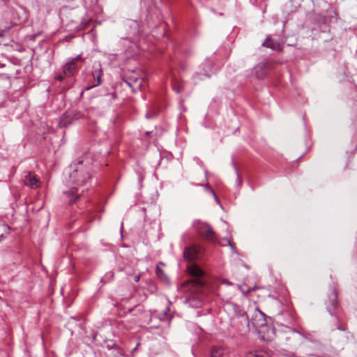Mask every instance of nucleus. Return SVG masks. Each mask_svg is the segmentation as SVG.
I'll return each instance as SVG.
<instances>
[{
  "label": "nucleus",
  "mask_w": 357,
  "mask_h": 357,
  "mask_svg": "<svg viewBox=\"0 0 357 357\" xmlns=\"http://www.w3.org/2000/svg\"><path fill=\"white\" fill-rule=\"evenodd\" d=\"M222 284H227V285H232V284H233V283H232V282H229V280H223L222 281Z\"/></svg>",
  "instance_id": "obj_26"
},
{
  "label": "nucleus",
  "mask_w": 357,
  "mask_h": 357,
  "mask_svg": "<svg viewBox=\"0 0 357 357\" xmlns=\"http://www.w3.org/2000/svg\"><path fill=\"white\" fill-rule=\"evenodd\" d=\"M139 275H138V276H135V282L139 281Z\"/></svg>",
  "instance_id": "obj_31"
},
{
  "label": "nucleus",
  "mask_w": 357,
  "mask_h": 357,
  "mask_svg": "<svg viewBox=\"0 0 357 357\" xmlns=\"http://www.w3.org/2000/svg\"><path fill=\"white\" fill-rule=\"evenodd\" d=\"M237 321L240 324L238 328L240 331L245 332L249 331L251 320H249V317L245 312H241V319H237Z\"/></svg>",
  "instance_id": "obj_10"
},
{
  "label": "nucleus",
  "mask_w": 357,
  "mask_h": 357,
  "mask_svg": "<svg viewBox=\"0 0 357 357\" xmlns=\"http://www.w3.org/2000/svg\"><path fill=\"white\" fill-rule=\"evenodd\" d=\"M90 21H91L90 19L83 20L82 21V22L80 23V24H79L78 26H75V29H76L77 31H79L81 30H83V29H84L89 25V24L90 23Z\"/></svg>",
  "instance_id": "obj_18"
},
{
  "label": "nucleus",
  "mask_w": 357,
  "mask_h": 357,
  "mask_svg": "<svg viewBox=\"0 0 357 357\" xmlns=\"http://www.w3.org/2000/svg\"><path fill=\"white\" fill-rule=\"evenodd\" d=\"M203 186L206 190L208 191L210 193L213 195V196H215V192L214 190L209 185L208 183H206L204 185H201Z\"/></svg>",
  "instance_id": "obj_19"
},
{
  "label": "nucleus",
  "mask_w": 357,
  "mask_h": 357,
  "mask_svg": "<svg viewBox=\"0 0 357 357\" xmlns=\"http://www.w3.org/2000/svg\"><path fill=\"white\" fill-rule=\"evenodd\" d=\"M255 76L259 79H264L267 75V71L264 66L258 65L255 68Z\"/></svg>",
  "instance_id": "obj_14"
},
{
  "label": "nucleus",
  "mask_w": 357,
  "mask_h": 357,
  "mask_svg": "<svg viewBox=\"0 0 357 357\" xmlns=\"http://www.w3.org/2000/svg\"><path fill=\"white\" fill-rule=\"evenodd\" d=\"M262 45L275 51H280L282 50L280 43L273 40L269 36L266 38V40L262 43Z\"/></svg>",
  "instance_id": "obj_12"
},
{
  "label": "nucleus",
  "mask_w": 357,
  "mask_h": 357,
  "mask_svg": "<svg viewBox=\"0 0 357 357\" xmlns=\"http://www.w3.org/2000/svg\"><path fill=\"white\" fill-rule=\"evenodd\" d=\"M55 78L59 80V81H61L63 79V76L62 75H57Z\"/></svg>",
  "instance_id": "obj_28"
},
{
  "label": "nucleus",
  "mask_w": 357,
  "mask_h": 357,
  "mask_svg": "<svg viewBox=\"0 0 357 357\" xmlns=\"http://www.w3.org/2000/svg\"><path fill=\"white\" fill-rule=\"evenodd\" d=\"M337 329L340 331H345V328L342 326H339L337 327Z\"/></svg>",
  "instance_id": "obj_29"
},
{
  "label": "nucleus",
  "mask_w": 357,
  "mask_h": 357,
  "mask_svg": "<svg viewBox=\"0 0 357 357\" xmlns=\"http://www.w3.org/2000/svg\"><path fill=\"white\" fill-rule=\"evenodd\" d=\"M10 227L6 224L0 223V241H3L9 234Z\"/></svg>",
  "instance_id": "obj_17"
},
{
  "label": "nucleus",
  "mask_w": 357,
  "mask_h": 357,
  "mask_svg": "<svg viewBox=\"0 0 357 357\" xmlns=\"http://www.w3.org/2000/svg\"><path fill=\"white\" fill-rule=\"evenodd\" d=\"M238 288L239 289V290L243 294H248L250 291L249 290H247V289H245L244 288H243L242 286H240V285H238L237 286Z\"/></svg>",
  "instance_id": "obj_24"
},
{
  "label": "nucleus",
  "mask_w": 357,
  "mask_h": 357,
  "mask_svg": "<svg viewBox=\"0 0 357 357\" xmlns=\"http://www.w3.org/2000/svg\"><path fill=\"white\" fill-rule=\"evenodd\" d=\"M155 274L158 278H162L165 276L164 271L158 266L155 268Z\"/></svg>",
  "instance_id": "obj_20"
},
{
  "label": "nucleus",
  "mask_w": 357,
  "mask_h": 357,
  "mask_svg": "<svg viewBox=\"0 0 357 357\" xmlns=\"http://www.w3.org/2000/svg\"><path fill=\"white\" fill-rule=\"evenodd\" d=\"M65 194L68 197V204H73L81 195L77 193V190L75 187H73L70 190L65 192Z\"/></svg>",
  "instance_id": "obj_13"
},
{
  "label": "nucleus",
  "mask_w": 357,
  "mask_h": 357,
  "mask_svg": "<svg viewBox=\"0 0 357 357\" xmlns=\"http://www.w3.org/2000/svg\"><path fill=\"white\" fill-rule=\"evenodd\" d=\"M73 119L68 115L67 114H64L60 118L59 125L61 128L67 127L72 122Z\"/></svg>",
  "instance_id": "obj_15"
},
{
  "label": "nucleus",
  "mask_w": 357,
  "mask_h": 357,
  "mask_svg": "<svg viewBox=\"0 0 357 357\" xmlns=\"http://www.w3.org/2000/svg\"><path fill=\"white\" fill-rule=\"evenodd\" d=\"M327 310L329 313L333 315V311L337 308V292L335 289H333L328 296V300L326 302Z\"/></svg>",
  "instance_id": "obj_6"
},
{
  "label": "nucleus",
  "mask_w": 357,
  "mask_h": 357,
  "mask_svg": "<svg viewBox=\"0 0 357 357\" xmlns=\"http://www.w3.org/2000/svg\"><path fill=\"white\" fill-rule=\"evenodd\" d=\"M126 84L132 89V91L135 92V86L139 88L140 90L143 87V83L145 82L144 78H139L135 76H130L127 79H124Z\"/></svg>",
  "instance_id": "obj_8"
},
{
  "label": "nucleus",
  "mask_w": 357,
  "mask_h": 357,
  "mask_svg": "<svg viewBox=\"0 0 357 357\" xmlns=\"http://www.w3.org/2000/svg\"><path fill=\"white\" fill-rule=\"evenodd\" d=\"M236 174H237V179L238 180V183H241V181L239 178V175H238V172H236Z\"/></svg>",
  "instance_id": "obj_32"
},
{
  "label": "nucleus",
  "mask_w": 357,
  "mask_h": 357,
  "mask_svg": "<svg viewBox=\"0 0 357 357\" xmlns=\"http://www.w3.org/2000/svg\"><path fill=\"white\" fill-rule=\"evenodd\" d=\"M228 243H229V246L231 247L232 251L234 252V250H235L234 244L233 243H231L229 240H228Z\"/></svg>",
  "instance_id": "obj_27"
},
{
  "label": "nucleus",
  "mask_w": 357,
  "mask_h": 357,
  "mask_svg": "<svg viewBox=\"0 0 357 357\" xmlns=\"http://www.w3.org/2000/svg\"><path fill=\"white\" fill-rule=\"evenodd\" d=\"M245 312L243 309H241L240 307H237L235 308V313L236 316V319H241V312Z\"/></svg>",
  "instance_id": "obj_21"
},
{
  "label": "nucleus",
  "mask_w": 357,
  "mask_h": 357,
  "mask_svg": "<svg viewBox=\"0 0 357 357\" xmlns=\"http://www.w3.org/2000/svg\"><path fill=\"white\" fill-rule=\"evenodd\" d=\"M78 66L75 63V60L68 61L63 66V73L66 76L70 77L78 71Z\"/></svg>",
  "instance_id": "obj_9"
},
{
  "label": "nucleus",
  "mask_w": 357,
  "mask_h": 357,
  "mask_svg": "<svg viewBox=\"0 0 357 357\" xmlns=\"http://www.w3.org/2000/svg\"><path fill=\"white\" fill-rule=\"evenodd\" d=\"M193 225L196 231L204 238L212 242L215 241V234L209 225L196 220Z\"/></svg>",
  "instance_id": "obj_4"
},
{
  "label": "nucleus",
  "mask_w": 357,
  "mask_h": 357,
  "mask_svg": "<svg viewBox=\"0 0 357 357\" xmlns=\"http://www.w3.org/2000/svg\"><path fill=\"white\" fill-rule=\"evenodd\" d=\"M71 60H75V63H77V61H83V59L82 58L81 55H77L76 57L72 59Z\"/></svg>",
  "instance_id": "obj_25"
},
{
  "label": "nucleus",
  "mask_w": 357,
  "mask_h": 357,
  "mask_svg": "<svg viewBox=\"0 0 357 357\" xmlns=\"http://www.w3.org/2000/svg\"><path fill=\"white\" fill-rule=\"evenodd\" d=\"M246 357H270V355L264 350H256L248 353Z\"/></svg>",
  "instance_id": "obj_16"
},
{
  "label": "nucleus",
  "mask_w": 357,
  "mask_h": 357,
  "mask_svg": "<svg viewBox=\"0 0 357 357\" xmlns=\"http://www.w3.org/2000/svg\"><path fill=\"white\" fill-rule=\"evenodd\" d=\"M251 324L258 333H265L267 331L266 315L257 308L252 313Z\"/></svg>",
  "instance_id": "obj_3"
},
{
  "label": "nucleus",
  "mask_w": 357,
  "mask_h": 357,
  "mask_svg": "<svg viewBox=\"0 0 357 357\" xmlns=\"http://www.w3.org/2000/svg\"><path fill=\"white\" fill-rule=\"evenodd\" d=\"M156 114H157V113H156V112H155V111H153V112H147V113L146 114L145 116H146V118L147 119H151V118H153V117L155 116H156Z\"/></svg>",
  "instance_id": "obj_23"
},
{
  "label": "nucleus",
  "mask_w": 357,
  "mask_h": 357,
  "mask_svg": "<svg viewBox=\"0 0 357 357\" xmlns=\"http://www.w3.org/2000/svg\"><path fill=\"white\" fill-rule=\"evenodd\" d=\"M67 174L68 175V185L81 186L90 180L91 177V167L89 164H84L83 160H79L69 167Z\"/></svg>",
  "instance_id": "obj_2"
},
{
  "label": "nucleus",
  "mask_w": 357,
  "mask_h": 357,
  "mask_svg": "<svg viewBox=\"0 0 357 357\" xmlns=\"http://www.w3.org/2000/svg\"><path fill=\"white\" fill-rule=\"evenodd\" d=\"M209 357H229V350L222 345L213 346L210 349Z\"/></svg>",
  "instance_id": "obj_5"
},
{
  "label": "nucleus",
  "mask_w": 357,
  "mask_h": 357,
  "mask_svg": "<svg viewBox=\"0 0 357 357\" xmlns=\"http://www.w3.org/2000/svg\"><path fill=\"white\" fill-rule=\"evenodd\" d=\"M92 75L94 78V79H96V82L93 83L92 85H88L84 87V89L88 91L91 89L92 88L96 86L100 83L101 77L102 75V70L100 67L97 68L95 69V67L93 66V70L92 72Z\"/></svg>",
  "instance_id": "obj_11"
},
{
  "label": "nucleus",
  "mask_w": 357,
  "mask_h": 357,
  "mask_svg": "<svg viewBox=\"0 0 357 357\" xmlns=\"http://www.w3.org/2000/svg\"><path fill=\"white\" fill-rule=\"evenodd\" d=\"M24 183L31 188H36L39 185V180L32 172H24Z\"/></svg>",
  "instance_id": "obj_7"
},
{
  "label": "nucleus",
  "mask_w": 357,
  "mask_h": 357,
  "mask_svg": "<svg viewBox=\"0 0 357 357\" xmlns=\"http://www.w3.org/2000/svg\"><path fill=\"white\" fill-rule=\"evenodd\" d=\"M202 252L203 248L200 246L186 247L183 250V257L186 260L192 262L199 257ZM187 271L192 278L186 282V284H192L195 288V291H199V288L204 285V282L202 280L204 271L194 263H190L187 266Z\"/></svg>",
  "instance_id": "obj_1"
},
{
  "label": "nucleus",
  "mask_w": 357,
  "mask_h": 357,
  "mask_svg": "<svg viewBox=\"0 0 357 357\" xmlns=\"http://www.w3.org/2000/svg\"><path fill=\"white\" fill-rule=\"evenodd\" d=\"M202 76H205L208 78H209L211 77L210 74H208V73H201L200 72L197 74V77L199 79H203Z\"/></svg>",
  "instance_id": "obj_22"
},
{
  "label": "nucleus",
  "mask_w": 357,
  "mask_h": 357,
  "mask_svg": "<svg viewBox=\"0 0 357 357\" xmlns=\"http://www.w3.org/2000/svg\"><path fill=\"white\" fill-rule=\"evenodd\" d=\"M150 133H151V132H146V134L147 135H150Z\"/></svg>",
  "instance_id": "obj_33"
},
{
  "label": "nucleus",
  "mask_w": 357,
  "mask_h": 357,
  "mask_svg": "<svg viewBox=\"0 0 357 357\" xmlns=\"http://www.w3.org/2000/svg\"><path fill=\"white\" fill-rule=\"evenodd\" d=\"M213 197H214V198H215V201H216L218 203H219V202H220V201H219V199H218V197L217 195L215 194V196H213Z\"/></svg>",
  "instance_id": "obj_30"
}]
</instances>
